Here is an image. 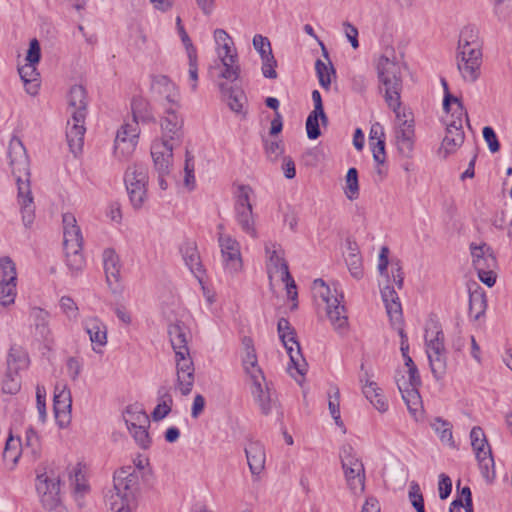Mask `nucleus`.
Wrapping results in <instances>:
<instances>
[{"label": "nucleus", "instance_id": "22", "mask_svg": "<svg viewBox=\"0 0 512 512\" xmlns=\"http://www.w3.org/2000/svg\"><path fill=\"white\" fill-rule=\"evenodd\" d=\"M218 241L225 269L231 274L241 271L243 262L239 242L228 234H220Z\"/></svg>", "mask_w": 512, "mask_h": 512}, {"label": "nucleus", "instance_id": "58", "mask_svg": "<svg viewBox=\"0 0 512 512\" xmlns=\"http://www.w3.org/2000/svg\"><path fill=\"white\" fill-rule=\"evenodd\" d=\"M61 311L66 315L69 320H77L79 316V309L74 300L68 296L61 297L59 301Z\"/></svg>", "mask_w": 512, "mask_h": 512}, {"label": "nucleus", "instance_id": "26", "mask_svg": "<svg viewBox=\"0 0 512 512\" xmlns=\"http://www.w3.org/2000/svg\"><path fill=\"white\" fill-rule=\"evenodd\" d=\"M29 317L34 328V334L46 345L53 343V333L50 328V314L48 311L33 307L29 312Z\"/></svg>", "mask_w": 512, "mask_h": 512}, {"label": "nucleus", "instance_id": "17", "mask_svg": "<svg viewBox=\"0 0 512 512\" xmlns=\"http://www.w3.org/2000/svg\"><path fill=\"white\" fill-rule=\"evenodd\" d=\"M360 370L359 383L364 397L376 410L380 413H385L389 408V404L383 390L373 379V370L371 368H367L364 363L361 364Z\"/></svg>", "mask_w": 512, "mask_h": 512}, {"label": "nucleus", "instance_id": "6", "mask_svg": "<svg viewBox=\"0 0 512 512\" xmlns=\"http://www.w3.org/2000/svg\"><path fill=\"white\" fill-rule=\"evenodd\" d=\"M470 254L472 265L478 277L488 287L496 283L498 262L493 249L486 243H471Z\"/></svg>", "mask_w": 512, "mask_h": 512}, {"label": "nucleus", "instance_id": "16", "mask_svg": "<svg viewBox=\"0 0 512 512\" xmlns=\"http://www.w3.org/2000/svg\"><path fill=\"white\" fill-rule=\"evenodd\" d=\"M181 107L162 109L160 117L161 138L179 145L184 136V118L180 113Z\"/></svg>", "mask_w": 512, "mask_h": 512}, {"label": "nucleus", "instance_id": "51", "mask_svg": "<svg viewBox=\"0 0 512 512\" xmlns=\"http://www.w3.org/2000/svg\"><path fill=\"white\" fill-rule=\"evenodd\" d=\"M340 458L343 469L356 468L361 471L364 467L360 458L356 455L354 449L350 445H344L340 452Z\"/></svg>", "mask_w": 512, "mask_h": 512}, {"label": "nucleus", "instance_id": "2", "mask_svg": "<svg viewBox=\"0 0 512 512\" xmlns=\"http://www.w3.org/2000/svg\"><path fill=\"white\" fill-rule=\"evenodd\" d=\"M9 163L18 187L17 201L20 207L22 222L30 227L35 218V206L29 183V161L22 141L13 137L8 147Z\"/></svg>", "mask_w": 512, "mask_h": 512}, {"label": "nucleus", "instance_id": "47", "mask_svg": "<svg viewBox=\"0 0 512 512\" xmlns=\"http://www.w3.org/2000/svg\"><path fill=\"white\" fill-rule=\"evenodd\" d=\"M17 278H0V304L4 307L14 304L17 295Z\"/></svg>", "mask_w": 512, "mask_h": 512}, {"label": "nucleus", "instance_id": "34", "mask_svg": "<svg viewBox=\"0 0 512 512\" xmlns=\"http://www.w3.org/2000/svg\"><path fill=\"white\" fill-rule=\"evenodd\" d=\"M168 333L174 352H184L187 354L189 352L188 338L190 335L188 328L184 324L177 322L169 326Z\"/></svg>", "mask_w": 512, "mask_h": 512}, {"label": "nucleus", "instance_id": "14", "mask_svg": "<svg viewBox=\"0 0 512 512\" xmlns=\"http://www.w3.org/2000/svg\"><path fill=\"white\" fill-rule=\"evenodd\" d=\"M277 331L290 357L291 364L300 375H304L306 372V362L301 354L300 345L296 340L295 330L287 319L280 318L277 324Z\"/></svg>", "mask_w": 512, "mask_h": 512}, {"label": "nucleus", "instance_id": "24", "mask_svg": "<svg viewBox=\"0 0 512 512\" xmlns=\"http://www.w3.org/2000/svg\"><path fill=\"white\" fill-rule=\"evenodd\" d=\"M177 144L156 139L151 146V157L157 173L169 174L173 160V149Z\"/></svg>", "mask_w": 512, "mask_h": 512}, {"label": "nucleus", "instance_id": "42", "mask_svg": "<svg viewBox=\"0 0 512 512\" xmlns=\"http://www.w3.org/2000/svg\"><path fill=\"white\" fill-rule=\"evenodd\" d=\"M479 31L475 26H465L460 33L457 49L482 50Z\"/></svg>", "mask_w": 512, "mask_h": 512}, {"label": "nucleus", "instance_id": "41", "mask_svg": "<svg viewBox=\"0 0 512 512\" xmlns=\"http://www.w3.org/2000/svg\"><path fill=\"white\" fill-rule=\"evenodd\" d=\"M173 405V398L168 388L162 387L158 390V404L152 412L153 420L160 421L170 412Z\"/></svg>", "mask_w": 512, "mask_h": 512}, {"label": "nucleus", "instance_id": "23", "mask_svg": "<svg viewBox=\"0 0 512 512\" xmlns=\"http://www.w3.org/2000/svg\"><path fill=\"white\" fill-rule=\"evenodd\" d=\"M72 397L66 384H57L54 391V413L61 428L71 421Z\"/></svg>", "mask_w": 512, "mask_h": 512}, {"label": "nucleus", "instance_id": "50", "mask_svg": "<svg viewBox=\"0 0 512 512\" xmlns=\"http://www.w3.org/2000/svg\"><path fill=\"white\" fill-rule=\"evenodd\" d=\"M321 119L323 125L327 124V116L325 112L317 113L316 111L310 112L306 120V131L309 139L315 140L320 135L319 120Z\"/></svg>", "mask_w": 512, "mask_h": 512}, {"label": "nucleus", "instance_id": "25", "mask_svg": "<svg viewBox=\"0 0 512 512\" xmlns=\"http://www.w3.org/2000/svg\"><path fill=\"white\" fill-rule=\"evenodd\" d=\"M85 332L88 334L92 344V349L95 353L101 354L102 348L107 345V326L98 317L90 316L82 322Z\"/></svg>", "mask_w": 512, "mask_h": 512}, {"label": "nucleus", "instance_id": "54", "mask_svg": "<svg viewBox=\"0 0 512 512\" xmlns=\"http://www.w3.org/2000/svg\"><path fill=\"white\" fill-rule=\"evenodd\" d=\"M21 389V377L19 373L7 370L3 381L2 391L5 394L15 395Z\"/></svg>", "mask_w": 512, "mask_h": 512}, {"label": "nucleus", "instance_id": "15", "mask_svg": "<svg viewBox=\"0 0 512 512\" xmlns=\"http://www.w3.org/2000/svg\"><path fill=\"white\" fill-rule=\"evenodd\" d=\"M141 469L134 466H125L114 474V489L110 495H119L126 500H136V494L139 490Z\"/></svg>", "mask_w": 512, "mask_h": 512}, {"label": "nucleus", "instance_id": "56", "mask_svg": "<svg viewBox=\"0 0 512 512\" xmlns=\"http://www.w3.org/2000/svg\"><path fill=\"white\" fill-rule=\"evenodd\" d=\"M328 408L332 418L338 426H342V420L340 416V392L337 387H333L329 391Z\"/></svg>", "mask_w": 512, "mask_h": 512}, {"label": "nucleus", "instance_id": "13", "mask_svg": "<svg viewBox=\"0 0 512 512\" xmlns=\"http://www.w3.org/2000/svg\"><path fill=\"white\" fill-rule=\"evenodd\" d=\"M138 122V115L133 108V119L123 124L116 134L114 153L117 157L125 159L134 152L140 134Z\"/></svg>", "mask_w": 512, "mask_h": 512}, {"label": "nucleus", "instance_id": "64", "mask_svg": "<svg viewBox=\"0 0 512 512\" xmlns=\"http://www.w3.org/2000/svg\"><path fill=\"white\" fill-rule=\"evenodd\" d=\"M0 278H17L15 264L8 257L0 259Z\"/></svg>", "mask_w": 512, "mask_h": 512}, {"label": "nucleus", "instance_id": "3", "mask_svg": "<svg viewBox=\"0 0 512 512\" xmlns=\"http://www.w3.org/2000/svg\"><path fill=\"white\" fill-rule=\"evenodd\" d=\"M445 96L443 100V109L446 113L452 112L451 117L454 119H444L446 133L438 149V155L447 158L454 154L464 142V131L462 129L463 120H467V112L465 111L459 98L452 96L448 92L447 83L442 80Z\"/></svg>", "mask_w": 512, "mask_h": 512}, {"label": "nucleus", "instance_id": "36", "mask_svg": "<svg viewBox=\"0 0 512 512\" xmlns=\"http://www.w3.org/2000/svg\"><path fill=\"white\" fill-rule=\"evenodd\" d=\"M18 72L26 92L32 96L36 95L40 86L36 64L26 63L18 68Z\"/></svg>", "mask_w": 512, "mask_h": 512}, {"label": "nucleus", "instance_id": "28", "mask_svg": "<svg viewBox=\"0 0 512 512\" xmlns=\"http://www.w3.org/2000/svg\"><path fill=\"white\" fill-rule=\"evenodd\" d=\"M68 111L73 119H85L87 114L86 90L81 85H74L70 88L68 97Z\"/></svg>", "mask_w": 512, "mask_h": 512}, {"label": "nucleus", "instance_id": "37", "mask_svg": "<svg viewBox=\"0 0 512 512\" xmlns=\"http://www.w3.org/2000/svg\"><path fill=\"white\" fill-rule=\"evenodd\" d=\"M218 87L223 100L226 101L229 108L235 113H241L246 102L243 91L233 89L225 83H219Z\"/></svg>", "mask_w": 512, "mask_h": 512}, {"label": "nucleus", "instance_id": "55", "mask_svg": "<svg viewBox=\"0 0 512 512\" xmlns=\"http://www.w3.org/2000/svg\"><path fill=\"white\" fill-rule=\"evenodd\" d=\"M344 193L349 200H355L359 196L358 172L356 168H350L346 174Z\"/></svg>", "mask_w": 512, "mask_h": 512}, {"label": "nucleus", "instance_id": "33", "mask_svg": "<svg viewBox=\"0 0 512 512\" xmlns=\"http://www.w3.org/2000/svg\"><path fill=\"white\" fill-rule=\"evenodd\" d=\"M19 446L24 455L37 459L40 457L42 444L41 438L33 427H27L21 438H17Z\"/></svg>", "mask_w": 512, "mask_h": 512}, {"label": "nucleus", "instance_id": "57", "mask_svg": "<svg viewBox=\"0 0 512 512\" xmlns=\"http://www.w3.org/2000/svg\"><path fill=\"white\" fill-rule=\"evenodd\" d=\"M46 389L43 385L38 384L36 386V408L38 411L39 421L45 423L47 419L46 412Z\"/></svg>", "mask_w": 512, "mask_h": 512}, {"label": "nucleus", "instance_id": "10", "mask_svg": "<svg viewBox=\"0 0 512 512\" xmlns=\"http://www.w3.org/2000/svg\"><path fill=\"white\" fill-rule=\"evenodd\" d=\"M470 440L482 477L487 483H492L496 476L495 463L483 429L479 426L473 427Z\"/></svg>", "mask_w": 512, "mask_h": 512}, {"label": "nucleus", "instance_id": "52", "mask_svg": "<svg viewBox=\"0 0 512 512\" xmlns=\"http://www.w3.org/2000/svg\"><path fill=\"white\" fill-rule=\"evenodd\" d=\"M108 505L111 512H134L137 502L131 498L123 500L119 495H109Z\"/></svg>", "mask_w": 512, "mask_h": 512}, {"label": "nucleus", "instance_id": "1", "mask_svg": "<svg viewBox=\"0 0 512 512\" xmlns=\"http://www.w3.org/2000/svg\"><path fill=\"white\" fill-rule=\"evenodd\" d=\"M380 83L384 86L385 101L395 112V143L397 150L404 157H410L414 149V119L410 111L401 109L400 92L402 82L400 69L396 62L387 56H380L376 64Z\"/></svg>", "mask_w": 512, "mask_h": 512}, {"label": "nucleus", "instance_id": "53", "mask_svg": "<svg viewBox=\"0 0 512 512\" xmlns=\"http://www.w3.org/2000/svg\"><path fill=\"white\" fill-rule=\"evenodd\" d=\"M22 454L23 452L21 451V448L19 446V441L10 436L6 441L3 453L4 460L7 463H11L12 467H14L18 463L19 458Z\"/></svg>", "mask_w": 512, "mask_h": 512}, {"label": "nucleus", "instance_id": "18", "mask_svg": "<svg viewBox=\"0 0 512 512\" xmlns=\"http://www.w3.org/2000/svg\"><path fill=\"white\" fill-rule=\"evenodd\" d=\"M151 90L157 97L162 109L181 107L179 87L166 75H155L152 78Z\"/></svg>", "mask_w": 512, "mask_h": 512}, {"label": "nucleus", "instance_id": "44", "mask_svg": "<svg viewBox=\"0 0 512 512\" xmlns=\"http://www.w3.org/2000/svg\"><path fill=\"white\" fill-rule=\"evenodd\" d=\"M256 199L254 189L245 184H240L234 192V208H253Z\"/></svg>", "mask_w": 512, "mask_h": 512}, {"label": "nucleus", "instance_id": "62", "mask_svg": "<svg viewBox=\"0 0 512 512\" xmlns=\"http://www.w3.org/2000/svg\"><path fill=\"white\" fill-rule=\"evenodd\" d=\"M404 364L406 367L405 373L407 374L406 380H409L412 384H421V379L418 373V369L414 364L412 358L409 355L403 356Z\"/></svg>", "mask_w": 512, "mask_h": 512}, {"label": "nucleus", "instance_id": "7", "mask_svg": "<svg viewBox=\"0 0 512 512\" xmlns=\"http://www.w3.org/2000/svg\"><path fill=\"white\" fill-rule=\"evenodd\" d=\"M426 353L433 375L440 379L446 371V349L444 335L437 323H430L425 329Z\"/></svg>", "mask_w": 512, "mask_h": 512}, {"label": "nucleus", "instance_id": "29", "mask_svg": "<svg viewBox=\"0 0 512 512\" xmlns=\"http://www.w3.org/2000/svg\"><path fill=\"white\" fill-rule=\"evenodd\" d=\"M245 454L250 472L254 476L260 475L265 469L266 452L262 443L250 442L245 448Z\"/></svg>", "mask_w": 512, "mask_h": 512}, {"label": "nucleus", "instance_id": "40", "mask_svg": "<svg viewBox=\"0 0 512 512\" xmlns=\"http://www.w3.org/2000/svg\"><path fill=\"white\" fill-rule=\"evenodd\" d=\"M28 353L20 346H12L7 357V370L19 373L29 366Z\"/></svg>", "mask_w": 512, "mask_h": 512}, {"label": "nucleus", "instance_id": "48", "mask_svg": "<svg viewBox=\"0 0 512 512\" xmlns=\"http://www.w3.org/2000/svg\"><path fill=\"white\" fill-rule=\"evenodd\" d=\"M182 256L186 266L193 274H198L202 270L200 256L196 246L193 243H187L181 248Z\"/></svg>", "mask_w": 512, "mask_h": 512}, {"label": "nucleus", "instance_id": "21", "mask_svg": "<svg viewBox=\"0 0 512 512\" xmlns=\"http://www.w3.org/2000/svg\"><path fill=\"white\" fill-rule=\"evenodd\" d=\"M400 374L401 371H398L395 375L396 385L407 405L409 413L415 420H419L423 412L422 400L418 392V386H420V384H412L409 380H406L405 375Z\"/></svg>", "mask_w": 512, "mask_h": 512}, {"label": "nucleus", "instance_id": "60", "mask_svg": "<svg viewBox=\"0 0 512 512\" xmlns=\"http://www.w3.org/2000/svg\"><path fill=\"white\" fill-rule=\"evenodd\" d=\"M409 500L417 512H425L424 499L417 483L411 482L409 487Z\"/></svg>", "mask_w": 512, "mask_h": 512}, {"label": "nucleus", "instance_id": "32", "mask_svg": "<svg viewBox=\"0 0 512 512\" xmlns=\"http://www.w3.org/2000/svg\"><path fill=\"white\" fill-rule=\"evenodd\" d=\"M244 346V355L242 357V365L248 377V380L253 379L254 376H263L264 373L258 365L256 351L253 341L249 337H245L242 341Z\"/></svg>", "mask_w": 512, "mask_h": 512}, {"label": "nucleus", "instance_id": "5", "mask_svg": "<svg viewBox=\"0 0 512 512\" xmlns=\"http://www.w3.org/2000/svg\"><path fill=\"white\" fill-rule=\"evenodd\" d=\"M63 245L65 262L72 273L81 271L85 265L82 254L83 237L72 213L63 214Z\"/></svg>", "mask_w": 512, "mask_h": 512}, {"label": "nucleus", "instance_id": "49", "mask_svg": "<svg viewBox=\"0 0 512 512\" xmlns=\"http://www.w3.org/2000/svg\"><path fill=\"white\" fill-rule=\"evenodd\" d=\"M431 426L442 443L450 447H455L452 435V426L449 422L437 418L432 422Z\"/></svg>", "mask_w": 512, "mask_h": 512}, {"label": "nucleus", "instance_id": "27", "mask_svg": "<svg viewBox=\"0 0 512 512\" xmlns=\"http://www.w3.org/2000/svg\"><path fill=\"white\" fill-rule=\"evenodd\" d=\"M248 382L253 399L261 412L266 415L269 414L272 408V400L265 376H254Z\"/></svg>", "mask_w": 512, "mask_h": 512}, {"label": "nucleus", "instance_id": "43", "mask_svg": "<svg viewBox=\"0 0 512 512\" xmlns=\"http://www.w3.org/2000/svg\"><path fill=\"white\" fill-rule=\"evenodd\" d=\"M344 476L350 491L355 495H360L365 489V469L362 467L361 471L356 468L343 469Z\"/></svg>", "mask_w": 512, "mask_h": 512}, {"label": "nucleus", "instance_id": "4", "mask_svg": "<svg viewBox=\"0 0 512 512\" xmlns=\"http://www.w3.org/2000/svg\"><path fill=\"white\" fill-rule=\"evenodd\" d=\"M315 300L326 305V315L337 331L345 330L348 326L347 311L343 302V294L334 286L332 289L322 279H316L312 284Z\"/></svg>", "mask_w": 512, "mask_h": 512}, {"label": "nucleus", "instance_id": "45", "mask_svg": "<svg viewBox=\"0 0 512 512\" xmlns=\"http://www.w3.org/2000/svg\"><path fill=\"white\" fill-rule=\"evenodd\" d=\"M321 45H322V49H323L325 57L328 58V54H327V51H326L324 45L323 44H321ZM327 60H329V59H327ZM315 70H316V74H317L320 86L322 88L328 90L330 88V84H331V77L335 74V70H334L331 62L328 61V63H325L322 60L318 59L315 62Z\"/></svg>", "mask_w": 512, "mask_h": 512}, {"label": "nucleus", "instance_id": "35", "mask_svg": "<svg viewBox=\"0 0 512 512\" xmlns=\"http://www.w3.org/2000/svg\"><path fill=\"white\" fill-rule=\"evenodd\" d=\"M235 221L239 228L252 238H257L256 215L253 208H234Z\"/></svg>", "mask_w": 512, "mask_h": 512}, {"label": "nucleus", "instance_id": "8", "mask_svg": "<svg viewBox=\"0 0 512 512\" xmlns=\"http://www.w3.org/2000/svg\"><path fill=\"white\" fill-rule=\"evenodd\" d=\"M148 169L145 165L134 164L127 168L124 176L129 200L134 209L143 207L148 198Z\"/></svg>", "mask_w": 512, "mask_h": 512}, {"label": "nucleus", "instance_id": "9", "mask_svg": "<svg viewBox=\"0 0 512 512\" xmlns=\"http://www.w3.org/2000/svg\"><path fill=\"white\" fill-rule=\"evenodd\" d=\"M214 38L217 45V57L223 66L220 76L226 80L235 81L239 77L240 67L233 41L223 29H216Z\"/></svg>", "mask_w": 512, "mask_h": 512}, {"label": "nucleus", "instance_id": "30", "mask_svg": "<svg viewBox=\"0 0 512 512\" xmlns=\"http://www.w3.org/2000/svg\"><path fill=\"white\" fill-rule=\"evenodd\" d=\"M85 119H79V122L76 119L68 120L67 129H66V138L70 148V151L77 155L82 151L83 143H84V134L86 128L84 126Z\"/></svg>", "mask_w": 512, "mask_h": 512}, {"label": "nucleus", "instance_id": "63", "mask_svg": "<svg viewBox=\"0 0 512 512\" xmlns=\"http://www.w3.org/2000/svg\"><path fill=\"white\" fill-rule=\"evenodd\" d=\"M253 46L255 50L260 54L261 58L272 54L271 44L267 37L262 35H255L253 38Z\"/></svg>", "mask_w": 512, "mask_h": 512}, {"label": "nucleus", "instance_id": "19", "mask_svg": "<svg viewBox=\"0 0 512 512\" xmlns=\"http://www.w3.org/2000/svg\"><path fill=\"white\" fill-rule=\"evenodd\" d=\"M456 63L461 78L465 82L473 83L480 76L482 50L457 49Z\"/></svg>", "mask_w": 512, "mask_h": 512}, {"label": "nucleus", "instance_id": "20", "mask_svg": "<svg viewBox=\"0 0 512 512\" xmlns=\"http://www.w3.org/2000/svg\"><path fill=\"white\" fill-rule=\"evenodd\" d=\"M176 387L183 396L191 393L195 381V368L190 352L175 353Z\"/></svg>", "mask_w": 512, "mask_h": 512}, {"label": "nucleus", "instance_id": "39", "mask_svg": "<svg viewBox=\"0 0 512 512\" xmlns=\"http://www.w3.org/2000/svg\"><path fill=\"white\" fill-rule=\"evenodd\" d=\"M123 418L128 430L136 427H149L148 415L137 405H130L123 413Z\"/></svg>", "mask_w": 512, "mask_h": 512}, {"label": "nucleus", "instance_id": "59", "mask_svg": "<svg viewBox=\"0 0 512 512\" xmlns=\"http://www.w3.org/2000/svg\"><path fill=\"white\" fill-rule=\"evenodd\" d=\"M137 445L142 449H147L151 445V438L148 433V427H136L129 430Z\"/></svg>", "mask_w": 512, "mask_h": 512}, {"label": "nucleus", "instance_id": "31", "mask_svg": "<svg viewBox=\"0 0 512 512\" xmlns=\"http://www.w3.org/2000/svg\"><path fill=\"white\" fill-rule=\"evenodd\" d=\"M102 260L107 283L112 289H115L116 287H113V285H118L120 281L121 263L119 256L113 249L107 248L103 251Z\"/></svg>", "mask_w": 512, "mask_h": 512}, {"label": "nucleus", "instance_id": "11", "mask_svg": "<svg viewBox=\"0 0 512 512\" xmlns=\"http://www.w3.org/2000/svg\"><path fill=\"white\" fill-rule=\"evenodd\" d=\"M36 490L43 508L62 512L60 501V480L53 472H44L37 476Z\"/></svg>", "mask_w": 512, "mask_h": 512}, {"label": "nucleus", "instance_id": "38", "mask_svg": "<svg viewBox=\"0 0 512 512\" xmlns=\"http://www.w3.org/2000/svg\"><path fill=\"white\" fill-rule=\"evenodd\" d=\"M345 261L351 276L355 279H361L364 274L362 258L359 248L355 242H347V255L345 257Z\"/></svg>", "mask_w": 512, "mask_h": 512}, {"label": "nucleus", "instance_id": "61", "mask_svg": "<svg viewBox=\"0 0 512 512\" xmlns=\"http://www.w3.org/2000/svg\"><path fill=\"white\" fill-rule=\"evenodd\" d=\"M262 60V67H261V70H262V74L265 78H269V79H275L277 77V72L275 70L276 66H277V62L273 56V54L271 55H267L263 58H261Z\"/></svg>", "mask_w": 512, "mask_h": 512}, {"label": "nucleus", "instance_id": "46", "mask_svg": "<svg viewBox=\"0 0 512 512\" xmlns=\"http://www.w3.org/2000/svg\"><path fill=\"white\" fill-rule=\"evenodd\" d=\"M487 307L485 293L477 288L469 293V313L474 319H479Z\"/></svg>", "mask_w": 512, "mask_h": 512}, {"label": "nucleus", "instance_id": "12", "mask_svg": "<svg viewBox=\"0 0 512 512\" xmlns=\"http://www.w3.org/2000/svg\"><path fill=\"white\" fill-rule=\"evenodd\" d=\"M264 251L265 267L270 284L273 285V282L278 280H289L288 263L282 246L276 242L267 241L264 244Z\"/></svg>", "mask_w": 512, "mask_h": 512}]
</instances>
